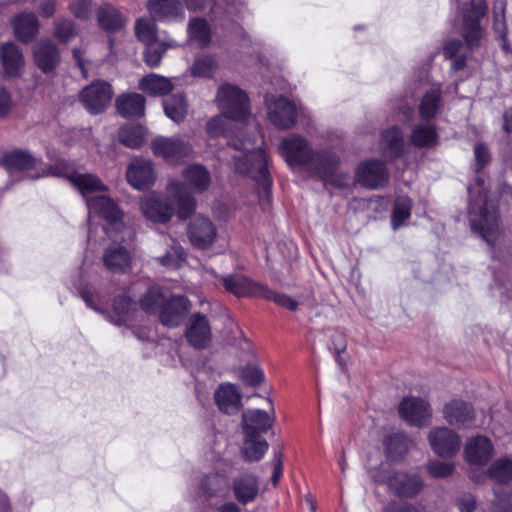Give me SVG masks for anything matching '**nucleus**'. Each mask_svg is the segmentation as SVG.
<instances>
[{"label": "nucleus", "instance_id": "ea45409f", "mask_svg": "<svg viewBox=\"0 0 512 512\" xmlns=\"http://www.w3.org/2000/svg\"><path fill=\"white\" fill-rule=\"evenodd\" d=\"M183 177L197 191H204L210 184V175L201 165H192L183 171Z\"/></svg>", "mask_w": 512, "mask_h": 512}, {"label": "nucleus", "instance_id": "680f3d73", "mask_svg": "<svg viewBox=\"0 0 512 512\" xmlns=\"http://www.w3.org/2000/svg\"><path fill=\"white\" fill-rule=\"evenodd\" d=\"M70 8L71 12L79 19H87L91 13L90 0H75Z\"/></svg>", "mask_w": 512, "mask_h": 512}, {"label": "nucleus", "instance_id": "5fc2aeb1", "mask_svg": "<svg viewBox=\"0 0 512 512\" xmlns=\"http://www.w3.org/2000/svg\"><path fill=\"white\" fill-rule=\"evenodd\" d=\"M512 492L510 490L500 492L495 490V501L493 503L494 512H510L511 511Z\"/></svg>", "mask_w": 512, "mask_h": 512}, {"label": "nucleus", "instance_id": "6e6d98bb", "mask_svg": "<svg viewBox=\"0 0 512 512\" xmlns=\"http://www.w3.org/2000/svg\"><path fill=\"white\" fill-rule=\"evenodd\" d=\"M76 35V30L72 22L61 21L55 26V36L61 42H68Z\"/></svg>", "mask_w": 512, "mask_h": 512}, {"label": "nucleus", "instance_id": "e433bc0d", "mask_svg": "<svg viewBox=\"0 0 512 512\" xmlns=\"http://www.w3.org/2000/svg\"><path fill=\"white\" fill-rule=\"evenodd\" d=\"M163 105L166 116L176 123L183 121L188 113L187 101L181 94L165 99Z\"/></svg>", "mask_w": 512, "mask_h": 512}, {"label": "nucleus", "instance_id": "f03ea898", "mask_svg": "<svg viewBox=\"0 0 512 512\" xmlns=\"http://www.w3.org/2000/svg\"><path fill=\"white\" fill-rule=\"evenodd\" d=\"M52 173L53 176L65 177L85 199L90 227L93 226L97 218H101L105 221L102 227L103 232L115 241H123L130 235V231L122 222V211L116 203L104 194L94 196L96 193L107 190L106 185L99 177L91 173L72 171L64 162L56 165V170ZM92 237V228H90L89 242L92 241Z\"/></svg>", "mask_w": 512, "mask_h": 512}, {"label": "nucleus", "instance_id": "13d9d810", "mask_svg": "<svg viewBox=\"0 0 512 512\" xmlns=\"http://www.w3.org/2000/svg\"><path fill=\"white\" fill-rule=\"evenodd\" d=\"M494 29L501 36L506 33L505 25V5L503 1L494 4Z\"/></svg>", "mask_w": 512, "mask_h": 512}, {"label": "nucleus", "instance_id": "2eb2a0df", "mask_svg": "<svg viewBox=\"0 0 512 512\" xmlns=\"http://www.w3.org/2000/svg\"><path fill=\"white\" fill-rule=\"evenodd\" d=\"M126 180L134 189H148L156 181L154 164L151 160L141 157L132 159L127 166Z\"/></svg>", "mask_w": 512, "mask_h": 512}, {"label": "nucleus", "instance_id": "49530a36", "mask_svg": "<svg viewBox=\"0 0 512 512\" xmlns=\"http://www.w3.org/2000/svg\"><path fill=\"white\" fill-rule=\"evenodd\" d=\"M440 91L432 89L427 92L422 99L420 105V115L424 119L433 118L439 110Z\"/></svg>", "mask_w": 512, "mask_h": 512}, {"label": "nucleus", "instance_id": "7ed1b4c3", "mask_svg": "<svg viewBox=\"0 0 512 512\" xmlns=\"http://www.w3.org/2000/svg\"><path fill=\"white\" fill-rule=\"evenodd\" d=\"M279 152L290 167L301 168L313 176L331 181L338 186H344L346 182L336 183L332 178L336 172L338 158L331 151H314L309 142L302 136L291 134L285 137Z\"/></svg>", "mask_w": 512, "mask_h": 512}, {"label": "nucleus", "instance_id": "0eeeda50", "mask_svg": "<svg viewBox=\"0 0 512 512\" xmlns=\"http://www.w3.org/2000/svg\"><path fill=\"white\" fill-rule=\"evenodd\" d=\"M470 195L469 217L474 231L489 244H492L499 232L497 213L492 205L488 204V196L484 188V181L477 178L468 188Z\"/></svg>", "mask_w": 512, "mask_h": 512}, {"label": "nucleus", "instance_id": "f704fd0d", "mask_svg": "<svg viewBox=\"0 0 512 512\" xmlns=\"http://www.w3.org/2000/svg\"><path fill=\"white\" fill-rule=\"evenodd\" d=\"M139 88L149 95L162 96L169 93L173 85L170 79L166 77L150 74L141 79Z\"/></svg>", "mask_w": 512, "mask_h": 512}, {"label": "nucleus", "instance_id": "69168bd1", "mask_svg": "<svg viewBox=\"0 0 512 512\" xmlns=\"http://www.w3.org/2000/svg\"><path fill=\"white\" fill-rule=\"evenodd\" d=\"M333 346L337 353H341L346 348L345 337L341 332H335L333 335Z\"/></svg>", "mask_w": 512, "mask_h": 512}, {"label": "nucleus", "instance_id": "c756f323", "mask_svg": "<svg viewBox=\"0 0 512 512\" xmlns=\"http://www.w3.org/2000/svg\"><path fill=\"white\" fill-rule=\"evenodd\" d=\"M1 61L6 74L17 76L22 73L24 57L15 44L6 43L1 47Z\"/></svg>", "mask_w": 512, "mask_h": 512}, {"label": "nucleus", "instance_id": "bf43d9fd", "mask_svg": "<svg viewBox=\"0 0 512 512\" xmlns=\"http://www.w3.org/2000/svg\"><path fill=\"white\" fill-rule=\"evenodd\" d=\"M240 377L251 386L259 385L264 380L263 372L256 366H248L243 369Z\"/></svg>", "mask_w": 512, "mask_h": 512}, {"label": "nucleus", "instance_id": "20e7f679", "mask_svg": "<svg viewBox=\"0 0 512 512\" xmlns=\"http://www.w3.org/2000/svg\"><path fill=\"white\" fill-rule=\"evenodd\" d=\"M226 137L229 147L234 150L232 165L235 172L266 185L268 160L262 149L263 140L257 127H254L245 139L243 131L229 133Z\"/></svg>", "mask_w": 512, "mask_h": 512}, {"label": "nucleus", "instance_id": "a878e982", "mask_svg": "<svg viewBox=\"0 0 512 512\" xmlns=\"http://www.w3.org/2000/svg\"><path fill=\"white\" fill-rule=\"evenodd\" d=\"M215 400L221 411L235 414L241 407V394L238 388L230 383L222 384L215 392Z\"/></svg>", "mask_w": 512, "mask_h": 512}, {"label": "nucleus", "instance_id": "39448f33", "mask_svg": "<svg viewBox=\"0 0 512 512\" xmlns=\"http://www.w3.org/2000/svg\"><path fill=\"white\" fill-rule=\"evenodd\" d=\"M166 191V197L151 193L141 198L140 208L148 220L166 223L175 213L178 218L186 219L195 210L194 198L179 180H170Z\"/></svg>", "mask_w": 512, "mask_h": 512}, {"label": "nucleus", "instance_id": "c85d7f7f", "mask_svg": "<svg viewBox=\"0 0 512 512\" xmlns=\"http://www.w3.org/2000/svg\"><path fill=\"white\" fill-rule=\"evenodd\" d=\"M12 26L16 38L24 43L30 42L38 33L39 23L33 13H22L17 15Z\"/></svg>", "mask_w": 512, "mask_h": 512}, {"label": "nucleus", "instance_id": "3c124183", "mask_svg": "<svg viewBox=\"0 0 512 512\" xmlns=\"http://www.w3.org/2000/svg\"><path fill=\"white\" fill-rule=\"evenodd\" d=\"M185 260V253L180 246H173L171 251L159 258V262L167 268H177Z\"/></svg>", "mask_w": 512, "mask_h": 512}, {"label": "nucleus", "instance_id": "864d4df0", "mask_svg": "<svg viewBox=\"0 0 512 512\" xmlns=\"http://www.w3.org/2000/svg\"><path fill=\"white\" fill-rule=\"evenodd\" d=\"M454 471V465L450 462L431 461L428 464V472L435 478H444L451 475Z\"/></svg>", "mask_w": 512, "mask_h": 512}, {"label": "nucleus", "instance_id": "052dcab7", "mask_svg": "<svg viewBox=\"0 0 512 512\" xmlns=\"http://www.w3.org/2000/svg\"><path fill=\"white\" fill-rule=\"evenodd\" d=\"M475 168L481 170L490 160V153L485 145L478 143L474 147Z\"/></svg>", "mask_w": 512, "mask_h": 512}, {"label": "nucleus", "instance_id": "e2e57ef3", "mask_svg": "<svg viewBox=\"0 0 512 512\" xmlns=\"http://www.w3.org/2000/svg\"><path fill=\"white\" fill-rule=\"evenodd\" d=\"M12 98L5 87L0 85V118L5 117L12 108Z\"/></svg>", "mask_w": 512, "mask_h": 512}, {"label": "nucleus", "instance_id": "de8ad7c7", "mask_svg": "<svg viewBox=\"0 0 512 512\" xmlns=\"http://www.w3.org/2000/svg\"><path fill=\"white\" fill-rule=\"evenodd\" d=\"M147 49L144 53L145 62L150 67H156L159 65L163 53L166 51L168 47H174L176 43L174 41H169L167 43L158 44L153 42L152 44H146Z\"/></svg>", "mask_w": 512, "mask_h": 512}, {"label": "nucleus", "instance_id": "72a5a7b5", "mask_svg": "<svg viewBox=\"0 0 512 512\" xmlns=\"http://www.w3.org/2000/svg\"><path fill=\"white\" fill-rule=\"evenodd\" d=\"M116 106L124 117L141 116L144 113L145 99L137 93L126 94L117 99Z\"/></svg>", "mask_w": 512, "mask_h": 512}, {"label": "nucleus", "instance_id": "5701e85b", "mask_svg": "<svg viewBox=\"0 0 512 512\" xmlns=\"http://www.w3.org/2000/svg\"><path fill=\"white\" fill-rule=\"evenodd\" d=\"M34 61L44 73L52 72L59 64L60 56L56 46L48 40H42L34 46Z\"/></svg>", "mask_w": 512, "mask_h": 512}, {"label": "nucleus", "instance_id": "7c9ffc66", "mask_svg": "<svg viewBox=\"0 0 512 512\" xmlns=\"http://www.w3.org/2000/svg\"><path fill=\"white\" fill-rule=\"evenodd\" d=\"M472 415L471 406L460 400H453L444 408V416L452 425L467 426L472 420Z\"/></svg>", "mask_w": 512, "mask_h": 512}, {"label": "nucleus", "instance_id": "8fccbe9b", "mask_svg": "<svg viewBox=\"0 0 512 512\" xmlns=\"http://www.w3.org/2000/svg\"><path fill=\"white\" fill-rule=\"evenodd\" d=\"M217 68L216 60L211 56L198 58L191 67V74L198 77H210Z\"/></svg>", "mask_w": 512, "mask_h": 512}, {"label": "nucleus", "instance_id": "9b49d317", "mask_svg": "<svg viewBox=\"0 0 512 512\" xmlns=\"http://www.w3.org/2000/svg\"><path fill=\"white\" fill-rule=\"evenodd\" d=\"M4 164L11 173H23L31 179H38L48 175H53L54 167H46L42 161L26 151H14L7 154L4 158Z\"/></svg>", "mask_w": 512, "mask_h": 512}, {"label": "nucleus", "instance_id": "58836bf2", "mask_svg": "<svg viewBox=\"0 0 512 512\" xmlns=\"http://www.w3.org/2000/svg\"><path fill=\"white\" fill-rule=\"evenodd\" d=\"M147 139V131L144 127L124 126L119 131V140L129 148H140Z\"/></svg>", "mask_w": 512, "mask_h": 512}, {"label": "nucleus", "instance_id": "423d86ee", "mask_svg": "<svg viewBox=\"0 0 512 512\" xmlns=\"http://www.w3.org/2000/svg\"><path fill=\"white\" fill-rule=\"evenodd\" d=\"M205 0H149L147 9L153 19L141 18L136 23V35L145 44H152L157 39L154 20L173 21L183 19L184 7L198 10L204 7Z\"/></svg>", "mask_w": 512, "mask_h": 512}, {"label": "nucleus", "instance_id": "37998d69", "mask_svg": "<svg viewBox=\"0 0 512 512\" xmlns=\"http://www.w3.org/2000/svg\"><path fill=\"white\" fill-rule=\"evenodd\" d=\"M98 21L102 28L115 31L122 27L124 20L122 15L113 7H103L98 11Z\"/></svg>", "mask_w": 512, "mask_h": 512}, {"label": "nucleus", "instance_id": "9d476101", "mask_svg": "<svg viewBox=\"0 0 512 512\" xmlns=\"http://www.w3.org/2000/svg\"><path fill=\"white\" fill-rule=\"evenodd\" d=\"M77 289L88 307L99 313H105L107 319L112 323L116 325H127L135 318V304L132 303L130 299L126 297L117 298L114 300L111 310L106 311L99 304L95 303V301L100 302L98 293L94 295L89 289H82L81 287H77Z\"/></svg>", "mask_w": 512, "mask_h": 512}, {"label": "nucleus", "instance_id": "6e6552de", "mask_svg": "<svg viewBox=\"0 0 512 512\" xmlns=\"http://www.w3.org/2000/svg\"><path fill=\"white\" fill-rule=\"evenodd\" d=\"M141 308L148 314L158 312L164 325L175 327L189 311L190 301L184 296H172L167 299L161 289L153 287L141 299Z\"/></svg>", "mask_w": 512, "mask_h": 512}, {"label": "nucleus", "instance_id": "aec40b11", "mask_svg": "<svg viewBox=\"0 0 512 512\" xmlns=\"http://www.w3.org/2000/svg\"><path fill=\"white\" fill-rule=\"evenodd\" d=\"M212 333L209 321L201 314L191 316L186 327V338L191 346L205 348L211 341Z\"/></svg>", "mask_w": 512, "mask_h": 512}, {"label": "nucleus", "instance_id": "2f4dec72", "mask_svg": "<svg viewBox=\"0 0 512 512\" xmlns=\"http://www.w3.org/2000/svg\"><path fill=\"white\" fill-rule=\"evenodd\" d=\"M403 144L402 133L398 128L392 127L383 132L380 151L385 158L394 159L402 152Z\"/></svg>", "mask_w": 512, "mask_h": 512}, {"label": "nucleus", "instance_id": "c9c22d12", "mask_svg": "<svg viewBox=\"0 0 512 512\" xmlns=\"http://www.w3.org/2000/svg\"><path fill=\"white\" fill-rule=\"evenodd\" d=\"M438 135L430 123L416 125L411 133V142L417 147H432L437 143Z\"/></svg>", "mask_w": 512, "mask_h": 512}, {"label": "nucleus", "instance_id": "4c0bfd02", "mask_svg": "<svg viewBox=\"0 0 512 512\" xmlns=\"http://www.w3.org/2000/svg\"><path fill=\"white\" fill-rule=\"evenodd\" d=\"M268 450L266 440L258 435H245L242 453L248 461H258Z\"/></svg>", "mask_w": 512, "mask_h": 512}, {"label": "nucleus", "instance_id": "a19ab883", "mask_svg": "<svg viewBox=\"0 0 512 512\" xmlns=\"http://www.w3.org/2000/svg\"><path fill=\"white\" fill-rule=\"evenodd\" d=\"M228 488L227 478L219 473H211L202 482V489L209 496H226Z\"/></svg>", "mask_w": 512, "mask_h": 512}, {"label": "nucleus", "instance_id": "393cba45", "mask_svg": "<svg viewBox=\"0 0 512 512\" xmlns=\"http://www.w3.org/2000/svg\"><path fill=\"white\" fill-rule=\"evenodd\" d=\"M223 285L227 291L240 297L262 296L265 288L241 275H229L224 277Z\"/></svg>", "mask_w": 512, "mask_h": 512}, {"label": "nucleus", "instance_id": "79ce46f5", "mask_svg": "<svg viewBox=\"0 0 512 512\" xmlns=\"http://www.w3.org/2000/svg\"><path fill=\"white\" fill-rule=\"evenodd\" d=\"M411 201L406 196H400L396 199L391 216V225L394 230L398 229L410 218Z\"/></svg>", "mask_w": 512, "mask_h": 512}, {"label": "nucleus", "instance_id": "a211bd4d", "mask_svg": "<svg viewBox=\"0 0 512 512\" xmlns=\"http://www.w3.org/2000/svg\"><path fill=\"white\" fill-rule=\"evenodd\" d=\"M355 178L361 185L376 189L388 182V173L380 161H366L360 164L355 172Z\"/></svg>", "mask_w": 512, "mask_h": 512}, {"label": "nucleus", "instance_id": "b1692460", "mask_svg": "<svg viewBox=\"0 0 512 512\" xmlns=\"http://www.w3.org/2000/svg\"><path fill=\"white\" fill-rule=\"evenodd\" d=\"M242 424L244 435L260 436L271 428L272 419L266 411L250 409L243 413Z\"/></svg>", "mask_w": 512, "mask_h": 512}, {"label": "nucleus", "instance_id": "412c9836", "mask_svg": "<svg viewBox=\"0 0 512 512\" xmlns=\"http://www.w3.org/2000/svg\"><path fill=\"white\" fill-rule=\"evenodd\" d=\"M429 442L439 456H451L460 448L459 436L448 428H437L430 432Z\"/></svg>", "mask_w": 512, "mask_h": 512}, {"label": "nucleus", "instance_id": "4468645a", "mask_svg": "<svg viewBox=\"0 0 512 512\" xmlns=\"http://www.w3.org/2000/svg\"><path fill=\"white\" fill-rule=\"evenodd\" d=\"M112 96L113 91L110 84L97 81L82 90L80 100L90 113L98 114L110 105Z\"/></svg>", "mask_w": 512, "mask_h": 512}, {"label": "nucleus", "instance_id": "4d7b16f0", "mask_svg": "<svg viewBox=\"0 0 512 512\" xmlns=\"http://www.w3.org/2000/svg\"><path fill=\"white\" fill-rule=\"evenodd\" d=\"M226 117L221 113L218 116L211 118L206 125V131L211 137H218L225 133L226 130Z\"/></svg>", "mask_w": 512, "mask_h": 512}, {"label": "nucleus", "instance_id": "6ab92c4d", "mask_svg": "<svg viewBox=\"0 0 512 512\" xmlns=\"http://www.w3.org/2000/svg\"><path fill=\"white\" fill-rule=\"evenodd\" d=\"M400 416L410 425L422 426L431 416L427 402L420 398H405L399 406Z\"/></svg>", "mask_w": 512, "mask_h": 512}, {"label": "nucleus", "instance_id": "bb28decb", "mask_svg": "<svg viewBox=\"0 0 512 512\" xmlns=\"http://www.w3.org/2000/svg\"><path fill=\"white\" fill-rule=\"evenodd\" d=\"M389 486L400 496L412 497L422 488V480L417 474L396 472L389 478Z\"/></svg>", "mask_w": 512, "mask_h": 512}, {"label": "nucleus", "instance_id": "a18cd8bd", "mask_svg": "<svg viewBox=\"0 0 512 512\" xmlns=\"http://www.w3.org/2000/svg\"><path fill=\"white\" fill-rule=\"evenodd\" d=\"M490 477L497 483H507L512 480V460L501 458L489 469Z\"/></svg>", "mask_w": 512, "mask_h": 512}, {"label": "nucleus", "instance_id": "603ef678", "mask_svg": "<svg viewBox=\"0 0 512 512\" xmlns=\"http://www.w3.org/2000/svg\"><path fill=\"white\" fill-rule=\"evenodd\" d=\"M262 297H265V298L275 302L279 306L287 308V309H289L291 311L296 310L297 307H298L297 301L294 300L293 298H291L290 296H287V295H284V294H280V293H276V292L270 291V290H268L266 288H264Z\"/></svg>", "mask_w": 512, "mask_h": 512}, {"label": "nucleus", "instance_id": "4be33fe9", "mask_svg": "<svg viewBox=\"0 0 512 512\" xmlns=\"http://www.w3.org/2000/svg\"><path fill=\"white\" fill-rule=\"evenodd\" d=\"M466 460L471 464H485L493 455L491 441L485 436L470 438L464 450Z\"/></svg>", "mask_w": 512, "mask_h": 512}, {"label": "nucleus", "instance_id": "09e8293b", "mask_svg": "<svg viewBox=\"0 0 512 512\" xmlns=\"http://www.w3.org/2000/svg\"><path fill=\"white\" fill-rule=\"evenodd\" d=\"M383 444L387 455L392 458L402 455L408 449V441L401 434L387 437Z\"/></svg>", "mask_w": 512, "mask_h": 512}, {"label": "nucleus", "instance_id": "1a4fd4ad", "mask_svg": "<svg viewBox=\"0 0 512 512\" xmlns=\"http://www.w3.org/2000/svg\"><path fill=\"white\" fill-rule=\"evenodd\" d=\"M216 103L226 118L243 122L250 116L249 99L246 93L231 84H223L218 88Z\"/></svg>", "mask_w": 512, "mask_h": 512}, {"label": "nucleus", "instance_id": "f3484780", "mask_svg": "<svg viewBox=\"0 0 512 512\" xmlns=\"http://www.w3.org/2000/svg\"><path fill=\"white\" fill-rule=\"evenodd\" d=\"M487 7L481 0L471 2V10L463 15V37L470 48L479 46L483 38V31L479 25V18L486 13Z\"/></svg>", "mask_w": 512, "mask_h": 512}, {"label": "nucleus", "instance_id": "774afa93", "mask_svg": "<svg viewBox=\"0 0 512 512\" xmlns=\"http://www.w3.org/2000/svg\"><path fill=\"white\" fill-rule=\"evenodd\" d=\"M217 512H240V509L235 503L228 502L221 505Z\"/></svg>", "mask_w": 512, "mask_h": 512}, {"label": "nucleus", "instance_id": "f8f14e48", "mask_svg": "<svg viewBox=\"0 0 512 512\" xmlns=\"http://www.w3.org/2000/svg\"><path fill=\"white\" fill-rule=\"evenodd\" d=\"M151 149L155 156L171 164L180 163L192 154L191 145L176 137H157L151 142Z\"/></svg>", "mask_w": 512, "mask_h": 512}, {"label": "nucleus", "instance_id": "338daca9", "mask_svg": "<svg viewBox=\"0 0 512 512\" xmlns=\"http://www.w3.org/2000/svg\"><path fill=\"white\" fill-rule=\"evenodd\" d=\"M460 47V42L451 41L445 46L444 52L447 57H454L459 52Z\"/></svg>", "mask_w": 512, "mask_h": 512}, {"label": "nucleus", "instance_id": "cd10ccee", "mask_svg": "<svg viewBox=\"0 0 512 512\" xmlns=\"http://www.w3.org/2000/svg\"><path fill=\"white\" fill-rule=\"evenodd\" d=\"M235 498L242 504L255 500L258 495V480L251 474H243L234 479L232 484Z\"/></svg>", "mask_w": 512, "mask_h": 512}, {"label": "nucleus", "instance_id": "dca6fc26", "mask_svg": "<svg viewBox=\"0 0 512 512\" xmlns=\"http://www.w3.org/2000/svg\"><path fill=\"white\" fill-rule=\"evenodd\" d=\"M187 236L193 246L206 249L215 242L217 229L208 217L198 215L190 221Z\"/></svg>", "mask_w": 512, "mask_h": 512}, {"label": "nucleus", "instance_id": "0e129e2a", "mask_svg": "<svg viewBox=\"0 0 512 512\" xmlns=\"http://www.w3.org/2000/svg\"><path fill=\"white\" fill-rule=\"evenodd\" d=\"M56 0H45L41 3L39 13L43 17H50L55 11Z\"/></svg>", "mask_w": 512, "mask_h": 512}, {"label": "nucleus", "instance_id": "c03bdc74", "mask_svg": "<svg viewBox=\"0 0 512 512\" xmlns=\"http://www.w3.org/2000/svg\"><path fill=\"white\" fill-rule=\"evenodd\" d=\"M188 35L191 41L199 45H206L210 41L211 33L205 20L195 18L189 23Z\"/></svg>", "mask_w": 512, "mask_h": 512}, {"label": "nucleus", "instance_id": "ddd939ff", "mask_svg": "<svg viewBox=\"0 0 512 512\" xmlns=\"http://www.w3.org/2000/svg\"><path fill=\"white\" fill-rule=\"evenodd\" d=\"M267 115L270 122L278 128L289 129L297 115L296 105L284 97H266Z\"/></svg>", "mask_w": 512, "mask_h": 512}, {"label": "nucleus", "instance_id": "473e14b6", "mask_svg": "<svg viewBox=\"0 0 512 512\" xmlns=\"http://www.w3.org/2000/svg\"><path fill=\"white\" fill-rule=\"evenodd\" d=\"M104 264L114 272H126L130 267L131 257L122 246L109 247L103 255Z\"/></svg>", "mask_w": 512, "mask_h": 512}, {"label": "nucleus", "instance_id": "f257e3e1", "mask_svg": "<svg viewBox=\"0 0 512 512\" xmlns=\"http://www.w3.org/2000/svg\"><path fill=\"white\" fill-rule=\"evenodd\" d=\"M52 173L53 176L65 177L85 199L90 227L93 226L97 218H101L105 221L102 227L103 232L115 241H123L130 235V231L122 222V211L116 203L104 194L94 196L96 193L107 190L106 185L99 177L91 173L72 171L64 162L56 165V170ZM92 237V228H90L89 242L92 241Z\"/></svg>", "mask_w": 512, "mask_h": 512}]
</instances>
